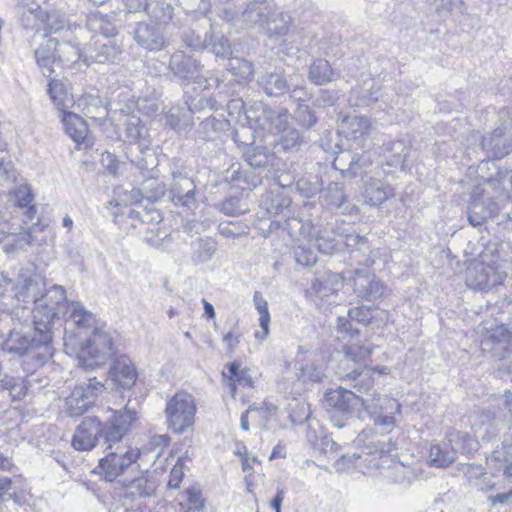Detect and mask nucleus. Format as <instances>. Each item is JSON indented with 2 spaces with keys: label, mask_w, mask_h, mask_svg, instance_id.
Masks as SVG:
<instances>
[{
  "label": "nucleus",
  "mask_w": 512,
  "mask_h": 512,
  "mask_svg": "<svg viewBox=\"0 0 512 512\" xmlns=\"http://www.w3.org/2000/svg\"><path fill=\"white\" fill-rule=\"evenodd\" d=\"M291 16L288 13L280 11L278 8L274 14L270 15L265 29L270 36H282L287 34L291 24Z\"/></svg>",
  "instance_id": "603ef678"
},
{
  "label": "nucleus",
  "mask_w": 512,
  "mask_h": 512,
  "mask_svg": "<svg viewBox=\"0 0 512 512\" xmlns=\"http://www.w3.org/2000/svg\"><path fill=\"white\" fill-rule=\"evenodd\" d=\"M370 129V120L365 116L356 114L345 116L339 125L338 134L352 143L340 145L335 143L334 147L328 143H322L325 150H331L336 157L333 160V167L344 177H357L366 172L372 164L371 156L366 148L370 147L367 142V135Z\"/></svg>",
  "instance_id": "f03ea898"
},
{
  "label": "nucleus",
  "mask_w": 512,
  "mask_h": 512,
  "mask_svg": "<svg viewBox=\"0 0 512 512\" xmlns=\"http://www.w3.org/2000/svg\"><path fill=\"white\" fill-rule=\"evenodd\" d=\"M337 375L343 380L351 381L353 387L359 393L366 394L374 386L372 370L368 368L360 369L359 367H354L346 369L338 367Z\"/></svg>",
  "instance_id": "e433bc0d"
},
{
  "label": "nucleus",
  "mask_w": 512,
  "mask_h": 512,
  "mask_svg": "<svg viewBox=\"0 0 512 512\" xmlns=\"http://www.w3.org/2000/svg\"><path fill=\"white\" fill-rule=\"evenodd\" d=\"M125 106H130L134 113L143 114L147 117H153L159 110V105L155 100L152 99H141L138 100H129Z\"/></svg>",
  "instance_id": "338daca9"
},
{
  "label": "nucleus",
  "mask_w": 512,
  "mask_h": 512,
  "mask_svg": "<svg viewBox=\"0 0 512 512\" xmlns=\"http://www.w3.org/2000/svg\"><path fill=\"white\" fill-rule=\"evenodd\" d=\"M308 79L315 85H325L335 79V72L325 59H316L309 66Z\"/></svg>",
  "instance_id": "c03bdc74"
},
{
  "label": "nucleus",
  "mask_w": 512,
  "mask_h": 512,
  "mask_svg": "<svg viewBox=\"0 0 512 512\" xmlns=\"http://www.w3.org/2000/svg\"><path fill=\"white\" fill-rule=\"evenodd\" d=\"M104 390V384L96 377L76 385L65 400V410L70 417L83 415L95 402L97 396Z\"/></svg>",
  "instance_id": "2eb2a0df"
},
{
  "label": "nucleus",
  "mask_w": 512,
  "mask_h": 512,
  "mask_svg": "<svg viewBox=\"0 0 512 512\" xmlns=\"http://www.w3.org/2000/svg\"><path fill=\"white\" fill-rule=\"evenodd\" d=\"M4 239L7 240L4 245V250L7 253L14 252L16 250H24L28 245L36 242L31 229L24 233L15 235L12 232V225H10L3 216H0V243Z\"/></svg>",
  "instance_id": "7c9ffc66"
},
{
  "label": "nucleus",
  "mask_w": 512,
  "mask_h": 512,
  "mask_svg": "<svg viewBox=\"0 0 512 512\" xmlns=\"http://www.w3.org/2000/svg\"><path fill=\"white\" fill-rule=\"evenodd\" d=\"M394 190L387 182L377 178H370L364 185L362 196L364 202L370 206H378L393 196Z\"/></svg>",
  "instance_id": "f704fd0d"
},
{
  "label": "nucleus",
  "mask_w": 512,
  "mask_h": 512,
  "mask_svg": "<svg viewBox=\"0 0 512 512\" xmlns=\"http://www.w3.org/2000/svg\"><path fill=\"white\" fill-rule=\"evenodd\" d=\"M19 302L33 303V325L36 331L51 332L55 319L65 321L64 334L73 329H87L95 324V315L79 301H68L63 286L54 284L46 289L45 279L33 263L21 265L13 285Z\"/></svg>",
  "instance_id": "f257e3e1"
},
{
  "label": "nucleus",
  "mask_w": 512,
  "mask_h": 512,
  "mask_svg": "<svg viewBox=\"0 0 512 512\" xmlns=\"http://www.w3.org/2000/svg\"><path fill=\"white\" fill-rule=\"evenodd\" d=\"M355 294L366 301H374L382 297L384 293L383 283L376 279L368 270H356L353 278Z\"/></svg>",
  "instance_id": "a878e982"
},
{
  "label": "nucleus",
  "mask_w": 512,
  "mask_h": 512,
  "mask_svg": "<svg viewBox=\"0 0 512 512\" xmlns=\"http://www.w3.org/2000/svg\"><path fill=\"white\" fill-rule=\"evenodd\" d=\"M362 406L374 425L383 432H390L400 421L402 406L396 399L387 395L375 394L366 397L362 401Z\"/></svg>",
  "instance_id": "9b49d317"
},
{
  "label": "nucleus",
  "mask_w": 512,
  "mask_h": 512,
  "mask_svg": "<svg viewBox=\"0 0 512 512\" xmlns=\"http://www.w3.org/2000/svg\"><path fill=\"white\" fill-rule=\"evenodd\" d=\"M312 226L309 223V229L305 233L297 236L290 237L294 242V258L296 262L304 267L313 266L317 261V254L313 250L311 240L308 238L311 235Z\"/></svg>",
  "instance_id": "4c0bfd02"
},
{
  "label": "nucleus",
  "mask_w": 512,
  "mask_h": 512,
  "mask_svg": "<svg viewBox=\"0 0 512 512\" xmlns=\"http://www.w3.org/2000/svg\"><path fill=\"white\" fill-rule=\"evenodd\" d=\"M227 69L236 77L247 80L253 75V65L251 62L238 57H231L228 61Z\"/></svg>",
  "instance_id": "680f3d73"
},
{
  "label": "nucleus",
  "mask_w": 512,
  "mask_h": 512,
  "mask_svg": "<svg viewBox=\"0 0 512 512\" xmlns=\"http://www.w3.org/2000/svg\"><path fill=\"white\" fill-rule=\"evenodd\" d=\"M131 220H137L141 224L148 225L145 233V241L152 247L175 254L180 251L183 241L178 233L168 234L158 227L162 221L161 213L154 208L142 207L141 210L130 208L127 212Z\"/></svg>",
  "instance_id": "6e6552de"
},
{
  "label": "nucleus",
  "mask_w": 512,
  "mask_h": 512,
  "mask_svg": "<svg viewBox=\"0 0 512 512\" xmlns=\"http://www.w3.org/2000/svg\"><path fill=\"white\" fill-rule=\"evenodd\" d=\"M268 133L276 137L275 147H280L284 151H296L304 143L301 133L289 124L287 109L280 110L274 126Z\"/></svg>",
  "instance_id": "6ab92c4d"
},
{
  "label": "nucleus",
  "mask_w": 512,
  "mask_h": 512,
  "mask_svg": "<svg viewBox=\"0 0 512 512\" xmlns=\"http://www.w3.org/2000/svg\"><path fill=\"white\" fill-rule=\"evenodd\" d=\"M243 157L251 168L256 169L267 166L273 158V154L266 147L249 145L244 151Z\"/></svg>",
  "instance_id": "09e8293b"
},
{
  "label": "nucleus",
  "mask_w": 512,
  "mask_h": 512,
  "mask_svg": "<svg viewBox=\"0 0 512 512\" xmlns=\"http://www.w3.org/2000/svg\"><path fill=\"white\" fill-rule=\"evenodd\" d=\"M248 210L247 202L238 196L228 197L221 204V211L228 216H238Z\"/></svg>",
  "instance_id": "0e129e2a"
},
{
  "label": "nucleus",
  "mask_w": 512,
  "mask_h": 512,
  "mask_svg": "<svg viewBox=\"0 0 512 512\" xmlns=\"http://www.w3.org/2000/svg\"><path fill=\"white\" fill-rule=\"evenodd\" d=\"M482 352L497 361H504L512 352V333L503 324L485 327L480 341Z\"/></svg>",
  "instance_id": "f3484780"
},
{
  "label": "nucleus",
  "mask_w": 512,
  "mask_h": 512,
  "mask_svg": "<svg viewBox=\"0 0 512 512\" xmlns=\"http://www.w3.org/2000/svg\"><path fill=\"white\" fill-rule=\"evenodd\" d=\"M367 452H362L363 456L359 460V471L363 474H371L373 471L383 467L384 457L389 455L392 450L396 449V445L391 443L373 440L366 447Z\"/></svg>",
  "instance_id": "b1692460"
},
{
  "label": "nucleus",
  "mask_w": 512,
  "mask_h": 512,
  "mask_svg": "<svg viewBox=\"0 0 512 512\" xmlns=\"http://www.w3.org/2000/svg\"><path fill=\"white\" fill-rule=\"evenodd\" d=\"M141 7L136 11H145L157 25L168 24L172 19L173 8L165 0H139Z\"/></svg>",
  "instance_id": "a19ab883"
},
{
  "label": "nucleus",
  "mask_w": 512,
  "mask_h": 512,
  "mask_svg": "<svg viewBox=\"0 0 512 512\" xmlns=\"http://www.w3.org/2000/svg\"><path fill=\"white\" fill-rule=\"evenodd\" d=\"M343 285V278L339 273L325 272L312 282V290L321 297L337 293Z\"/></svg>",
  "instance_id": "79ce46f5"
},
{
  "label": "nucleus",
  "mask_w": 512,
  "mask_h": 512,
  "mask_svg": "<svg viewBox=\"0 0 512 512\" xmlns=\"http://www.w3.org/2000/svg\"><path fill=\"white\" fill-rule=\"evenodd\" d=\"M196 404L191 394L179 391L167 400L166 425L174 433L182 434L194 423Z\"/></svg>",
  "instance_id": "f8f14e48"
},
{
  "label": "nucleus",
  "mask_w": 512,
  "mask_h": 512,
  "mask_svg": "<svg viewBox=\"0 0 512 512\" xmlns=\"http://www.w3.org/2000/svg\"><path fill=\"white\" fill-rule=\"evenodd\" d=\"M12 194L14 196L16 205L20 209H26L25 221H32L35 218L37 209L35 205L31 204L34 196L30 186L28 184H20L13 189Z\"/></svg>",
  "instance_id": "a18cd8bd"
},
{
  "label": "nucleus",
  "mask_w": 512,
  "mask_h": 512,
  "mask_svg": "<svg viewBox=\"0 0 512 512\" xmlns=\"http://www.w3.org/2000/svg\"><path fill=\"white\" fill-rule=\"evenodd\" d=\"M478 448L479 442L469 433L451 429L441 443L431 445L429 460L435 467H447L455 461L458 452L471 455Z\"/></svg>",
  "instance_id": "1a4fd4ad"
},
{
  "label": "nucleus",
  "mask_w": 512,
  "mask_h": 512,
  "mask_svg": "<svg viewBox=\"0 0 512 512\" xmlns=\"http://www.w3.org/2000/svg\"><path fill=\"white\" fill-rule=\"evenodd\" d=\"M155 490L156 482L145 475H141L124 485L122 497L130 503L137 504V500L152 496Z\"/></svg>",
  "instance_id": "473e14b6"
},
{
  "label": "nucleus",
  "mask_w": 512,
  "mask_h": 512,
  "mask_svg": "<svg viewBox=\"0 0 512 512\" xmlns=\"http://www.w3.org/2000/svg\"><path fill=\"white\" fill-rule=\"evenodd\" d=\"M144 199L155 202L166 194V185L157 178H149L141 183L140 187Z\"/></svg>",
  "instance_id": "4d7b16f0"
},
{
  "label": "nucleus",
  "mask_w": 512,
  "mask_h": 512,
  "mask_svg": "<svg viewBox=\"0 0 512 512\" xmlns=\"http://www.w3.org/2000/svg\"><path fill=\"white\" fill-rule=\"evenodd\" d=\"M330 235L328 231H320L315 238V245L324 254H333L340 250V238L335 234V229Z\"/></svg>",
  "instance_id": "13d9d810"
},
{
  "label": "nucleus",
  "mask_w": 512,
  "mask_h": 512,
  "mask_svg": "<svg viewBox=\"0 0 512 512\" xmlns=\"http://www.w3.org/2000/svg\"><path fill=\"white\" fill-rule=\"evenodd\" d=\"M59 52V40L55 37H48L43 44L35 50L36 62L42 69H46L48 75L43 72L47 77L53 72L51 65L58 61L57 54Z\"/></svg>",
  "instance_id": "58836bf2"
},
{
  "label": "nucleus",
  "mask_w": 512,
  "mask_h": 512,
  "mask_svg": "<svg viewBox=\"0 0 512 512\" xmlns=\"http://www.w3.org/2000/svg\"><path fill=\"white\" fill-rule=\"evenodd\" d=\"M109 379L120 388H131L137 379L132 361L125 355L115 359L109 370Z\"/></svg>",
  "instance_id": "c85d7f7f"
},
{
  "label": "nucleus",
  "mask_w": 512,
  "mask_h": 512,
  "mask_svg": "<svg viewBox=\"0 0 512 512\" xmlns=\"http://www.w3.org/2000/svg\"><path fill=\"white\" fill-rule=\"evenodd\" d=\"M110 415L101 421L98 417H86L77 426L72 437V446L78 451H89L97 443L102 447L106 444H115L122 434H129L134 423L138 420V413L134 408L125 405L123 409L108 408Z\"/></svg>",
  "instance_id": "7ed1b4c3"
},
{
  "label": "nucleus",
  "mask_w": 512,
  "mask_h": 512,
  "mask_svg": "<svg viewBox=\"0 0 512 512\" xmlns=\"http://www.w3.org/2000/svg\"><path fill=\"white\" fill-rule=\"evenodd\" d=\"M486 255L481 254L467 269L466 284L478 291H488L496 285L503 283L507 273L502 269L494 257L486 260Z\"/></svg>",
  "instance_id": "9d476101"
},
{
  "label": "nucleus",
  "mask_w": 512,
  "mask_h": 512,
  "mask_svg": "<svg viewBox=\"0 0 512 512\" xmlns=\"http://www.w3.org/2000/svg\"><path fill=\"white\" fill-rule=\"evenodd\" d=\"M52 335L49 331H36L27 323H18L10 330L8 337L2 342L3 352L13 356H26L34 359L30 366L29 362H23L24 371L28 372L44 365L52 356L51 347Z\"/></svg>",
  "instance_id": "423d86ee"
},
{
  "label": "nucleus",
  "mask_w": 512,
  "mask_h": 512,
  "mask_svg": "<svg viewBox=\"0 0 512 512\" xmlns=\"http://www.w3.org/2000/svg\"><path fill=\"white\" fill-rule=\"evenodd\" d=\"M280 109H272L261 101H253L247 104L243 124L249 125L255 130L269 132L274 126Z\"/></svg>",
  "instance_id": "412c9836"
},
{
  "label": "nucleus",
  "mask_w": 512,
  "mask_h": 512,
  "mask_svg": "<svg viewBox=\"0 0 512 512\" xmlns=\"http://www.w3.org/2000/svg\"><path fill=\"white\" fill-rule=\"evenodd\" d=\"M20 483L21 481L18 478L0 477V499L2 501L13 500L20 504Z\"/></svg>",
  "instance_id": "6e6d98bb"
},
{
  "label": "nucleus",
  "mask_w": 512,
  "mask_h": 512,
  "mask_svg": "<svg viewBox=\"0 0 512 512\" xmlns=\"http://www.w3.org/2000/svg\"><path fill=\"white\" fill-rule=\"evenodd\" d=\"M380 86L375 78L363 77L358 84L352 88L349 101L353 106H368L379 98Z\"/></svg>",
  "instance_id": "c756f323"
},
{
  "label": "nucleus",
  "mask_w": 512,
  "mask_h": 512,
  "mask_svg": "<svg viewBox=\"0 0 512 512\" xmlns=\"http://www.w3.org/2000/svg\"><path fill=\"white\" fill-rule=\"evenodd\" d=\"M169 197L176 206L194 209L197 204L196 185L190 177L181 172L173 173Z\"/></svg>",
  "instance_id": "5701e85b"
},
{
  "label": "nucleus",
  "mask_w": 512,
  "mask_h": 512,
  "mask_svg": "<svg viewBox=\"0 0 512 512\" xmlns=\"http://www.w3.org/2000/svg\"><path fill=\"white\" fill-rule=\"evenodd\" d=\"M343 352L345 359L341 362L339 367L346 369H351L349 367L350 362L359 364L365 362L371 355V349L369 347L357 344L345 345L343 347Z\"/></svg>",
  "instance_id": "864d4df0"
},
{
  "label": "nucleus",
  "mask_w": 512,
  "mask_h": 512,
  "mask_svg": "<svg viewBox=\"0 0 512 512\" xmlns=\"http://www.w3.org/2000/svg\"><path fill=\"white\" fill-rule=\"evenodd\" d=\"M477 172L482 180L479 184L490 191L491 197L499 203L512 200V168H497L494 162L482 160Z\"/></svg>",
  "instance_id": "4468645a"
},
{
  "label": "nucleus",
  "mask_w": 512,
  "mask_h": 512,
  "mask_svg": "<svg viewBox=\"0 0 512 512\" xmlns=\"http://www.w3.org/2000/svg\"><path fill=\"white\" fill-rule=\"evenodd\" d=\"M129 434H122L115 444H106V452L95 472L107 482H113L128 471L140 458V450L125 441Z\"/></svg>",
  "instance_id": "0eeeda50"
},
{
  "label": "nucleus",
  "mask_w": 512,
  "mask_h": 512,
  "mask_svg": "<svg viewBox=\"0 0 512 512\" xmlns=\"http://www.w3.org/2000/svg\"><path fill=\"white\" fill-rule=\"evenodd\" d=\"M48 94L57 110L62 114L68 112L76 103L71 93L70 84L64 80L51 79L48 84Z\"/></svg>",
  "instance_id": "72a5a7b5"
},
{
  "label": "nucleus",
  "mask_w": 512,
  "mask_h": 512,
  "mask_svg": "<svg viewBox=\"0 0 512 512\" xmlns=\"http://www.w3.org/2000/svg\"><path fill=\"white\" fill-rule=\"evenodd\" d=\"M75 104L86 116L91 118L97 117L98 110H104L100 97L92 94L82 96Z\"/></svg>",
  "instance_id": "e2e57ef3"
},
{
  "label": "nucleus",
  "mask_w": 512,
  "mask_h": 512,
  "mask_svg": "<svg viewBox=\"0 0 512 512\" xmlns=\"http://www.w3.org/2000/svg\"><path fill=\"white\" fill-rule=\"evenodd\" d=\"M64 349L69 355H75L78 368L93 370L108 362L115 353L113 339L104 328L95 324L87 329H73L64 334Z\"/></svg>",
  "instance_id": "20e7f679"
},
{
  "label": "nucleus",
  "mask_w": 512,
  "mask_h": 512,
  "mask_svg": "<svg viewBox=\"0 0 512 512\" xmlns=\"http://www.w3.org/2000/svg\"><path fill=\"white\" fill-rule=\"evenodd\" d=\"M335 234L340 238V246L344 245L349 251L365 243V239L357 234L354 227L349 223L343 222L338 225L335 228Z\"/></svg>",
  "instance_id": "3c124183"
},
{
  "label": "nucleus",
  "mask_w": 512,
  "mask_h": 512,
  "mask_svg": "<svg viewBox=\"0 0 512 512\" xmlns=\"http://www.w3.org/2000/svg\"><path fill=\"white\" fill-rule=\"evenodd\" d=\"M207 44L217 57H226L231 53L229 41L222 34L211 32L208 34Z\"/></svg>",
  "instance_id": "69168bd1"
},
{
  "label": "nucleus",
  "mask_w": 512,
  "mask_h": 512,
  "mask_svg": "<svg viewBox=\"0 0 512 512\" xmlns=\"http://www.w3.org/2000/svg\"><path fill=\"white\" fill-rule=\"evenodd\" d=\"M365 398L359 397L351 390L339 387L335 390L329 391L325 395V403L328 407L332 408L331 421L337 428H342L346 425L347 415L351 414L353 410L361 405Z\"/></svg>",
  "instance_id": "dca6fc26"
},
{
  "label": "nucleus",
  "mask_w": 512,
  "mask_h": 512,
  "mask_svg": "<svg viewBox=\"0 0 512 512\" xmlns=\"http://www.w3.org/2000/svg\"><path fill=\"white\" fill-rule=\"evenodd\" d=\"M411 152L410 147H408L403 141H389L385 143L382 147V157L383 160L381 164H386L390 167L405 169L406 160L409 157Z\"/></svg>",
  "instance_id": "c9c22d12"
},
{
  "label": "nucleus",
  "mask_w": 512,
  "mask_h": 512,
  "mask_svg": "<svg viewBox=\"0 0 512 512\" xmlns=\"http://www.w3.org/2000/svg\"><path fill=\"white\" fill-rule=\"evenodd\" d=\"M82 51L78 45L70 42H59L58 61L65 65L75 64L82 58Z\"/></svg>",
  "instance_id": "052dcab7"
},
{
  "label": "nucleus",
  "mask_w": 512,
  "mask_h": 512,
  "mask_svg": "<svg viewBox=\"0 0 512 512\" xmlns=\"http://www.w3.org/2000/svg\"><path fill=\"white\" fill-rule=\"evenodd\" d=\"M291 182L278 180L275 188L261 196L258 210V225L262 231L272 232L282 229L290 237H297L309 229V223L292 216L291 198L283 191Z\"/></svg>",
  "instance_id": "39448f33"
},
{
  "label": "nucleus",
  "mask_w": 512,
  "mask_h": 512,
  "mask_svg": "<svg viewBox=\"0 0 512 512\" xmlns=\"http://www.w3.org/2000/svg\"><path fill=\"white\" fill-rule=\"evenodd\" d=\"M135 41L144 49L156 52L166 45L161 26L148 23H139L134 30Z\"/></svg>",
  "instance_id": "cd10ccee"
},
{
  "label": "nucleus",
  "mask_w": 512,
  "mask_h": 512,
  "mask_svg": "<svg viewBox=\"0 0 512 512\" xmlns=\"http://www.w3.org/2000/svg\"><path fill=\"white\" fill-rule=\"evenodd\" d=\"M120 111L126 116V137L133 144L131 153H139L145 156V158L141 159H132V162H135L142 169L147 168L148 165L153 164L154 160V153L149 148V143L147 141L148 130L143 123V120L138 114L134 113V110H132L130 106L122 107L120 108Z\"/></svg>",
  "instance_id": "ddd939ff"
},
{
  "label": "nucleus",
  "mask_w": 512,
  "mask_h": 512,
  "mask_svg": "<svg viewBox=\"0 0 512 512\" xmlns=\"http://www.w3.org/2000/svg\"><path fill=\"white\" fill-rule=\"evenodd\" d=\"M169 69L182 82L198 84L208 82L202 75V67L199 62L183 51H176L171 55Z\"/></svg>",
  "instance_id": "aec40b11"
},
{
  "label": "nucleus",
  "mask_w": 512,
  "mask_h": 512,
  "mask_svg": "<svg viewBox=\"0 0 512 512\" xmlns=\"http://www.w3.org/2000/svg\"><path fill=\"white\" fill-rule=\"evenodd\" d=\"M118 199L116 201L117 206H129L140 203L144 197L143 192L140 188H132L131 190H125L123 188H117L115 191Z\"/></svg>",
  "instance_id": "774afa93"
},
{
  "label": "nucleus",
  "mask_w": 512,
  "mask_h": 512,
  "mask_svg": "<svg viewBox=\"0 0 512 512\" xmlns=\"http://www.w3.org/2000/svg\"><path fill=\"white\" fill-rule=\"evenodd\" d=\"M108 37H101L94 41V46L89 50V58L96 63H114L121 53L116 41Z\"/></svg>",
  "instance_id": "2f4dec72"
},
{
  "label": "nucleus",
  "mask_w": 512,
  "mask_h": 512,
  "mask_svg": "<svg viewBox=\"0 0 512 512\" xmlns=\"http://www.w3.org/2000/svg\"><path fill=\"white\" fill-rule=\"evenodd\" d=\"M257 83L268 96H280L290 88L283 75L276 72L261 74L257 79Z\"/></svg>",
  "instance_id": "37998d69"
},
{
  "label": "nucleus",
  "mask_w": 512,
  "mask_h": 512,
  "mask_svg": "<svg viewBox=\"0 0 512 512\" xmlns=\"http://www.w3.org/2000/svg\"><path fill=\"white\" fill-rule=\"evenodd\" d=\"M228 126V120L209 116L200 123L197 132L199 137L203 140H214L218 137L219 133L226 130Z\"/></svg>",
  "instance_id": "de8ad7c7"
},
{
  "label": "nucleus",
  "mask_w": 512,
  "mask_h": 512,
  "mask_svg": "<svg viewBox=\"0 0 512 512\" xmlns=\"http://www.w3.org/2000/svg\"><path fill=\"white\" fill-rule=\"evenodd\" d=\"M320 204L327 210H340L343 214H352L357 210L351 203L342 182L332 181L320 193Z\"/></svg>",
  "instance_id": "4be33fe9"
},
{
  "label": "nucleus",
  "mask_w": 512,
  "mask_h": 512,
  "mask_svg": "<svg viewBox=\"0 0 512 512\" xmlns=\"http://www.w3.org/2000/svg\"><path fill=\"white\" fill-rule=\"evenodd\" d=\"M276 10L277 5L272 0H253L241 12V23L249 27L259 25L265 28L270 15Z\"/></svg>",
  "instance_id": "393cba45"
},
{
  "label": "nucleus",
  "mask_w": 512,
  "mask_h": 512,
  "mask_svg": "<svg viewBox=\"0 0 512 512\" xmlns=\"http://www.w3.org/2000/svg\"><path fill=\"white\" fill-rule=\"evenodd\" d=\"M86 26L88 30L102 37L114 36L115 27L107 20V17L100 13H91L87 17Z\"/></svg>",
  "instance_id": "5fc2aeb1"
},
{
  "label": "nucleus",
  "mask_w": 512,
  "mask_h": 512,
  "mask_svg": "<svg viewBox=\"0 0 512 512\" xmlns=\"http://www.w3.org/2000/svg\"><path fill=\"white\" fill-rule=\"evenodd\" d=\"M490 460L498 463V470H502L507 476H512V447L503 445L501 449L492 452Z\"/></svg>",
  "instance_id": "bf43d9fd"
},
{
  "label": "nucleus",
  "mask_w": 512,
  "mask_h": 512,
  "mask_svg": "<svg viewBox=\"0 0 512 512\" xmlns=\"http://www.w3.org/2000/svg\"><path fill=\"white\" fill-rule=\"evenodd\" d=\"M253 302L259 314V325L261 327V331L255 332V338L258 340H265L269 335L270 325L268 303L259 291L254 293Z\"/></svg>",
  "instance_id": "49530a36"
},
{
  "label": "nucleus",
  "mask_w": 512,
  "mask_h": 512,
  "mask_svg": "<svg viewBox=\"0 0 512 512\" xmlns=\"http://www.w3.org/2000/svg\"><path fill=\"white\" fill-rule=\"evenodd\" d=\"M505 130H507L506 122L501 123L489 137L482 138L480 148L486 153L487 160L500 159L512 150L511 141L504 137Z\"/></svg>",
  "instance_id": "bb28decb"
},
{
  "label": "nucleus",
  "mask_w": 512,
  "mask_h": 512,
  "mask_svg": "<svg viewBox=\"0 0 512 512\" xmlns=\"http://www.w3.org/2000/svg\"><path fill=\"white\" fill-rule=\"evenodd\" d=\"M500 205L487 188L477 185L471 193L468 221L473 227L481 226L488 218L498 216Z\"/></svg>",
  "instance_id": "a211bd4d"
},
{
  "label": "nucleus",
  "mask_w": 512,
  "mask_h": 512,
  "mask_svg": "<svg viewBox=\"0 0 512 512\" xmlns=\"http://www.w3.org/2000/svg\"><path fill=\"white\" fill-rule=\"evenodd\" d=\"M62 123L66 134L77 144H85L88 136L87 123L73 112L62 114Z\"/></svg>",
  "instance_id": "ea45409f"
},
{
  "label": "nucleus",
  "mask_w": 512,
  "mask_h": 512,
  "mask_svg": "<svg viewBox=\"0 0 512 512\" xmlns=\"http://www.w3.org/2000/svg\"><path fill=\"white\" fill-rule=\"evenodd\" d=\"M192 259L196 263H204L212 258L217 250V243L212 238H198L191 244Z\"/></svg>",
  "instance_id": "8fccbe9b"
}]
</instances>
